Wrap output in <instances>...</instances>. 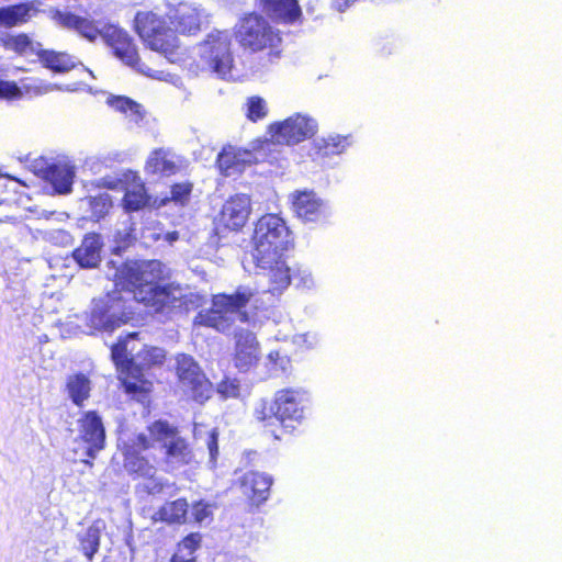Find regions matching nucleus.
Here are the masks:
<instances>
[{
    "label": "nucleus",
    "mask_w": 562,
    "mask_h": 562,
    "mask_svg": "<svg viewBox=\"0 0 562 562\" xmlns=\"http://www.w3.org/2000/svg\"><path fill=\"white\" fill-rule=\"evenodd\" d=\"M240 385L236 379L223 380L217 386V392L223 398L238 397Z\"/></svg>",
    "instance_id": "a18cd8bd"
},
{
    "label": "nucleus",
    "mask_w": 562,
    "mask_h": 562,
    "mask_svg": "<svg viewBox=\"0 0 562 562\" xmlns=\"http://www.w3.org/2000/svg\"><path fill=\"white\" fill-rule=\"evenodd\" d=\"M38 58L44 67L56 72H66L77 65V59L75 57L54 50L41 49Z\"/></svg>",
    "instance_id": "f704fd0d"
},
{
    "label": "nucleus",
    "mask_w": 562,
    "mask_h": 562,
    "mask_svg": "<svg viewBox=\"0 0 562 562\" xmlns=\"http://www.w3.org/2000/svg\"><path fill=\"white\" fill-rule=\"evenodd\" d=\"M318 130L317 121L306 113H295L288 119L272 123L269 134L272 143L295 145L315 135Z\"/></svg>",
    "instance_id": "ddd939ff"
},
{
    "label": "nucleus",
    "mask_w": 562,
    "mask_h": 562,
    "mask_svg": "<svg viewBox=\"0 0 562 562\" xmlns=\"http://www.w3.org/2000/svg\"><path fill=\"white\" fill-rule=\"evenodd\" d=\"M231 44L232 35L228 31L214 30L194 47L193 54L199 59L187 66L194 74L211 71L223 79H235Z\"/></svg>",
    "instance_id": "39448f33"
},
{
    "label": "nucleus",
    "mask_w": 562,
    "mask_h": 562,
    "mask_svg": "<svg viewBox=\"0 0 562 562\" xmlns=\"http://www.w3.org/2000/svg\"><path fill=\"white\" fill-rule=\"evenodd\" d=\"M58 21L68 29H74L82 37L90 42L101 37L109 45L114 55L125 65L151 79L169 82L178 88L182 86L179 76L164 70L151 69L138 58V54L132 38L126 31L115 24L92 21L70 12H57Z\"/></svg>",
    "instance_id": "f03ea898"
},
{
    "label": "nucleus",
    "mask_w": 562,
    "mask_h": 562,
    "mask_svg": "<svg viewBox=\"0 0 562 562\" xmlns=\"http://www.w3.org/2000/svg\"><path fill=\"white\" fill-rule=\"evenodd\" d=\"M99 186H102L108 189L117 190V189H124L125 183H124V179L121 180V179H112V178H102L100 180Z\"/></svg>",
    "instance_id": "603ef678"
},
{
    "label": "nucleus",
    "mask_w": 562,
    "mask_h": 562,
    "mask_svg": "<svg viewBox=\"0 0 562 562\" xmlns=\"http://www.w3.org/2000/svg\"><path fill=\"white\" fill-rule=\"evenodd\" d=\"M104 529L105 522L98 519L78 535L80 550L89 561L92 560L94 553L99 550L101 533Z\"/></svg>",
    "instance_id": "c756f323"
},
{
    "label": "nucleus",
    "mask_w": 562,
    "mask_h": 562,
    "mask_svg": "<svg viewBox=\"0 0 562 562\" xmlns=\"http://www.w3.org/2000/svg\"><path fill=\"white\" fill-rule=\"evenodd\" d=\"M88 203L92 212V216L97 220L103 217L112 206L111 195L106 192L95 196H89Z\"/></svg>",
    "instance_id": "a19ab883"
},
{
    "label": "nucleus",
    "mask_w": 562,
    "mask_h": 562,
    "mask_svg": "<svg viewBox=\"0 0 562 562\" xmlns=\"http://www.w3.org/2000/svg\"><path fill=\"white\" fill-rule=\"evenodd\" d=\"M268 114V105L265 99L258 95H254L247 99L246 102V116L252 121L257 122L262 120Z\"/></svg>",
    "instance_id": "58836bf2"
},
{
    "label": "nucleus",
    "mask_w": 562,
    "mask_h": 562,
    "mask_svg": "<svg viewBox=\"0 0 562 562\" xmlns=\"http://www.w3.org/2000/svg\"><path fill=\"white\" fill-rule=\"evenodd\" d=\"M16 91L14 94H7L5 99H19L22 97H37L42 94H46L56 89H61L57 85H53L46 82L38 78H25L20 81V83H15Z\"/></svg>",
    "instance_id": "7c9ffc66"
},
{
    "label": "nucleus",
    "mask_w": 562,
    "mask_h": 562,
    "mask_svg": "<svg viewBox=\"0 0 562 562\" xmlns=\"http://www.w3.org/2000/svg\"><path fill=\"white\" fill-rule=\"evenodd\" d=\"M5 49L12 50L24 57L37 56L41 53L42 45L33 42L26 34L10 35L7 34L0 38Z\"/></svg>",
    "instance_id": "c85d7f7f"
},
{
    "label": "nucleus",
    "mask_w": 562,
    "mask_h": 562,
    "mask_svg": "<svg viewBox=\"0 0 562 562\" xmlns=\"http://www.w3.org/2000/svg\"><path fill=\"white\" fill-rule=\"evenodd\" d=\"M272 477L266 473L250 471L240 477L243 493L254 503L261 504L269 497Z\"/></svg>",
    "instance_id": "b1692460"
},
{
    "label": "nucleus",
    "mask_w": 562,
    "mask_h": 562,
    "mask_svg": "<svg viewBox=\"0 0 562 562\" xmlns=\"http://www.w3.org/2000/svg\"><path fill=\"white\" fill-rule=\"evenodd\" d=\"M257 161L254 151L232 145L225 146L217 156V166L225 177L241 173L247 167Z\"/></svg>",
    "instance_id": "6ab92c4d"
},
{
    "label": "nucleus",
    "mask_w": 562,
    "mask_h": 562,
    "mask_svg": "<svg viewBox=\"0 0 562 562\" xmlns=\"http://www.w3.org/2000/svg\"><path fill=\"white\" fill-rule=\"evenodd\" d=\"M34 8L30 3H20L0 8V26L12 27L29 20Z\"/></svg>",
    "instance_id": "473e14b6"
},
{
    "label": "nucleus",
    "mask_w": 562,
    "mask_h": 562,
    "mask_svg": "<svg viewBox=\"0 0 562 562\" xmlns=\"http://www.w3.org/2000/svg\"><path fill=\"white\" fill-rule=\"evenodd\" d=\"M162 235H164V232H162V229H161V228H156V227H146V228L143 231L142 237H143L145 240L157 241V240L162 239Z\"/></svg>",
    "instance_id": "3c124183"
},
{
    "label": "nucleus",
    "mask_w": 562,
    "mask_h": 562,
    "mask_svg": "<svg viewBox=\"0 0 562 562\" xmlns=\"http://www.w3.org/2000/svg\"><path fill=\"white\" fill-rule=\"evenodd\" d=\"M351 134L341 135L329 133L313 140V150L316 159L330 158L345 154L353 145Z\"/></svg>",
    "instance_id": "4be33fe9"
},
{
    "label": "nucleus",
    "mask_w": 562,
    "mask_h": 562,
    "mask_svg": "<svg viewBox=\"0 0 562 562\" xmlns=\"http://www.w3.org/2000/svg\"><path fill=\"white\" fill-rule=\"evenodd\" d=\"M167 16L175 31L183 35H195L209 22L206 10L194 1H179L170 5Z\"/></svg>",
    "instance_id": "2eb2a0df"
},
{
    "label": "nucleus",
    "mask_w": 562,
    "mask_h": 562,
    "mask_svg": "<svg viewBox=\"0 0 562 562\" xmlns=\"http://www.w3.org/2000/svg\"><path fill=\"white\" fill-rule=\"evenodd\" d=\"M188 513V503L183 498L166 503L156 514L155 519L169 524L181 522Z\"/></svg>",
    "instance_id": "c9c22d12"
},
{
    "label": "nucleus",
    "mask_w": 562,
    "mask_h": 562,
    "mask_svg": "<svg viewBox=\"0 0 562 562\" xmlns=\"http://www.w3.org/2000/svg\"><path fill=\"white\" fill-rule=\"evenodd\" d=\"M148 436L153 447L155 445L160 447L167 470L179 469L193 460V452L187 440L179 435L176 427L167 422L153 423L148 427Z\"/></svg>",
    "instance_id": "1a4fd4ad"
},
{
    "label": "nucleus",
    "mask_w": 562,
    "mask_h": 562,
    "mask_svg": "<svg viewBox=\"0 0 562 562\" xmlns=\"http://www.w3.org/2000/svg\"><path fill=\"white\" fill-rule=\"evenodd\" d=\"M79 423V437L86 445V456L94 459L97 453L104 448L105 431L100 416L94 412H88Z\"/></svg>",
    "instance_id": "a211bd4d"
},
{
    "label": "nucleus",
    "mask_w": 562,
    "mask_h": 562,
    "mask_svg": "<svg viewBox=\"0 0 562 562\" xmlns=\"http://www.w3.org/2000/svg\"><path fill=\"white\" fill-rule=\"evenodd\" d=\"M235 37L244 49L254 53L269 49L271 61L279 57L280 32L258 13H248L239 19L235 24Z\"/></svg>",
    "instance_id": "0eeeda50"
},
{
    "label": "nucleus",
    "mask_w": 562,
    "mask_h": 562,
    "mask_svg": "<svg viewBox=\"0 0 562 562\" xmlns=\"http://www.w3.org/2000/svg\"><path fill=\"white\" fill-rule=\"evenodd\" d=\"M124 183L123 206L127 212L139 211L148 205L150 198L144 182L136 173L132 171L124 173Z\"/></svg>",
    "instance_id": "5701e85b"
},
{
    "label": "nucleus",
    "mask_w": 562,
    "mask_h": 562,
    "mask_svg": "<svg viewBox=\"0 0 562 562\" xmlns=\"http://www.w3.org/2000/svg\"><path fill=\"white\" fill-rule=\"evenodd\" d=\"M258 294L248 286H239L233 294H216L212 299V307L201 311L194 324L213 327L221 333H227L237 321L255 327L257 315L249 313L247 307L258 308Z\"/></svg>",
    "instance_id": "7ed1b4c3"
},
{
    "label": "nucleus",
    "mask_w": 562,
    "mask_h": 562,
    "mask_svg": "<svg viewBox=\"0 0 562 562\" xmlns=\"http://www.w3.org/2000/svg\"><path fill=\"white\" fill-rule=\"evenodd\" d=\"M137 333H130L124 338L120 337L119 341L112 347V359L121 371L122 383L127 393H137L143 390L142 369L143 366L150 363H160L165 358L164 350L160 348H146L144 351L146 357L144 362L139 360V353L134 355L136 349L135 340Z\"/></svg>",
    "instance_id": "20e7f679"
},
{
    "label": "nucleus",
    "mask_w": 562,
    "mask_h": 562,
    "mask_svg": "<svg viewBox=\"0 0 562 562\" xmlns=\"http://www.w3.org/2000/svg\"><path fill=\"white\" fill-rule=\"evenodd\" d=\"M291 282L301 290H312L316 286V279L312 270L303 265H297L291 272Z\"/></svg>",
    "instance_id": "e433bc0d"
},
{
    "label": "nucleus",
    "mask_w": 562,
    "mask_h": 562,
    "mask_svg": "<svg viewBox=\"0 0 562 562\" xmlns=\"http://www.w3.org/2000/svg\"><path fill=\"white\" fill-rule=\"evenodd\" d=\"M254 416L258 422H269L277 419L276 398L271 404L266 400H260L257 402L254 408Z\"/></svg>",
    "instance_id": "37998d69"
},
{
    "label": "nucleus",
    "mask_w": 562,
    "mask_h": 562,
    "mask_svg": "<svg viewBox=\"0 0 562 562\" xmlns=\"http://www.w3.org/2000/svg\"><path fill=\"white\" fill-rule=\"evenodd\" d=\"M259 2L263 11L277 21L292 24L302 16L297 0H259Z\"/></svg>",
    "instance_id": "bb28decb"
},
{
    "label": "nucleus",
    "mask_w": 562,
    "mask_h": 562,
    "mask_svg": "<svg viewBox=\"0 0 562 562\" xmlns=\"http://www.w3.org/2000/svg\"><path fill=\"white\" fill-rule=\"evenodd\" d=\"M250 212V198L247 194H235L223 204L218 222L229 229L237 231L246 224Z\"/></svg>",
    "instance_id": "aec40b11"
},
{
    "label": "nucleus",
    "mask_w": 562,
    "mask_h": 562,
    "mask_svg": "<svg viewBox=\"0 0 562 562\" xmlns=\"http://www.w3.org/2000/svg\"><path fill=\"white\" fill-rule=\"evenodd\" d=\"M136 239L135 228L132 224L123 223L114 234V241L116 244L114 251L119 252L128 247Z\"/></svg>",
    "instance_id": "79ce46f5"
},
{
    "label": "nucleus",
    "mask_w": 562,
    "mask_h": 562,
    "mask_svg": "<svg viewBox=\"0 0 562 562\" xmlns=\"http://www.w3.org/2000/svg\"><path fill=\"white\" fill-rule=\"evenodd\" d=\"M235 349L234 363L235 367L243 372H247L255 368L261 356L260 344L256 335L245 328L234 331Z\"/></svg>",
    "instance_id": "f3484780"
},
{
    "label": "nucleus",
    "mask_w": 562,
    "mask_h": 562,
    "mask_svg": "<svg viewBox=\"0 0 562 562\" xmlns=\"http://www.w3.org/2000/svg\"><path fill=\"white\" fill-rule=\"evenodd\" d=\"M317 341V336L312 333L300 334L292 337L293 345L301 351L314 348Z\"/></svg>",
    "instance_id": "de8ad7c7"
},
{
    "label": "nucleus",
    "mask_w": 562,
    "mask_h": 562,
    "mask_svg": "<svg viewBox=\"0 0 562 562\" xmlns=\"http://www.w3.org/2000/svg\"><path fill=\"white\" fill-rule=\"evenodd\" d=\"M192 192V183L189 181L176 183L170 189V198H165L161 203L165 204L167 201H172L176 204L184 205L190 201Z\"/></svg>",
    "instance_id": "ea45409f"
},
{
    "label": "nucleus",
    "mask_w": 562,
    "mask_h": 562,
    "mask_svg": "<svg viewBox=\"0 0 562 562\" xmlns=\"http://www.w3.org/2000/svg\"><path fill=\"white\" fill-rule=\"evenodd\" d=\"M270 261L267 263H255L258 269L263 271V276L267 278V292L272 295L281 294L291 283L290 268L284 260V255L280 256V258H272Z\"/></svg>",
    "instance_id": "412c9836"
},
{
    "label": "nucleus",
    "mask_w": 562,
    "mask_h": 562,
    "mask_svg": "<svg viewBox=\"0 0 562 562\" xmlns=\"http://www.w3.org/2000/svg\"><path fill=\"white\" fill-rule=\"evenodd\" d=\"M357 0H331V8L338 12H345Z\"/></svg>",
    "instance_id": "5fc2aeb1"
},
{
    "label": "nucleus",
    "mask_w": 562,
    "mask_h": 562,
    "mask_svg": "<svg viewBox=\"0 0 562 562\" xmlns=\"http://www.w3.org/2000/svg\"><path fill=\"white\" fill-rule=\"evenodd\" d=\"M201 541L199 533H191L186 537L178 546V551L175 554H182L187 558H193V552L196 550Z\"/></svg>",
    "instance_id": "c03bdc74"
},
{
    "label": "nucleus",
    "mask_w": 562,
    "mask_h": 562,
    "mask_svg": "<svg viewBox=\"0 0 562 562\" xmlns=\"http://www.w3.org/2000/svg\"><path fill=\"white\" fill-rule=\"evenodd\" d=\"M292 203L294 213L304 223L324 224L333 215L329 203L314 191L295 192Z\"/></svg>",
    "instance_id": "dca6fc26"
},
{
    "label": "nucleus",
    "mask_w": 562,
    "mask_h": 562,
    "mask_svg": "<svg viewBox=\"0 0 562 562\" xmlns=\"http://www.w3.org/2000/svg\"><path fill=\"white\" fill-rule=\"evenodd\" d=\"M75 169L69 162L57 161L47 167L46 179L59 194H68L71 191Z\"/></svg>",
    "instance_id": "cd10ccee"
},
{
    "label": "nucleus",
    "mask_w": 562,
    "mask_h": 562,
    "mask_svg": "<svg viewBox=\"0 0 562 562\" xmlns=\"http://www.w3.org/2000/svg\"><path fill=\"white\" fill-rule=\"evenodd\" d=\"M143 479L145 480L143 486L148 494H160L164 493L166 488H171V485L165 482L161 477H157L155 474L151 476H144Z\"/></svg>",
    "instance_id": "49530a36"
},
{
    "label": "nucleus",
    "mask_w": 562,
    "mask_h": 562,
    "mask_svg": "<svg viewBox=\"0 0 562 562\" xmlns=\"http://www.w3.org/2000/svg\"><path fill=\"white\" fill-rule=\"evenodd\" d=\"M288 327H289V329H288L286 331H283V330H281V329H279V330L276 333L274 338H276L277 340H279V341H286V340H288V337H289V333H290L291 327H292L290 323L288 324Z\"/></svg>",
    "instance_id": "4d7b16f0"
},
{
    "label": "nucleus",
    "mask_w": 562,
    "mask_h": 562,
    "mask_svg": "<svg viewBox=\"0 0 562 562\" xmlns=\"http://www.w3.org/2000/svg\"><path fill=\"white\" fill-rule=\"evenodd\" d=\"M176 361V371L182 392L199 404L205 403L212 396L213 386L199 363L184 353L179 355Z\"/></svg>",
    "instance_id": "9b49d317"
},
{
    "label": "nucleus",
    "mask_w": 562,
    "mask_h": 562,
    "mask_svg": "<svg viewBox=\"0 0 562 562\" xmlns=\"http://www.w3.org/2000/svg\"><path fill=\"white\" fill-rule=\"evenodd\" d=\"M66 390L72 403L81 406L90 395L91 382L82 373L71 374L67 378Z\"/></svg>",
    "instance_id": "72a5a7b5"
},
{
    "label": "nucleus",
    "mask_w": 562,
    "mask_h": 562,
    "mask_svg": "<svg viewBox=\"0 0 562 562\" xmlns=\"http://www.w3.org/2000/svg\"><path fill=\"white\" fill-rule=\"evenodd\" d=\"M86 13L89 15V16H97L101 13V11L98 9V8H94L92 5H89L87 9H86Z\"/></svg>",
    "instance_id": "052dcab7"
},
{
    "label": "nucleus",
    "mask_w": 562,
    "mask_h": 562,
    "mask_svg": "<svg viewBox=\"0 0 562 562\" xmlns=\"http://www.w3.org/2000/svg\"><path fill=\"white\" fill-rule=\"evenodd\" d=\"M119 446L124 454V468L128 473L140 477L156 474V468L142 456V452L153 447L150 438L145 432L132 434L122 431Z\"/></svg>",
    "instance_id": "f8f14e48"
},
{
    "label": "nucleus",
    "mask_w": 562,
    "mask_h": 562,
    "mask_svg": "<svg viewBox=\"0 0 562 562\" xmlns=\"http://www.w3.org/2000/svg\"><path fill=\"white\" fill-rule=\"evenodd\" d=\"M16 91L15 82L14 81H8V80H1L0 79V98H5L7 94H14Z\"/></svg>",
    "instance_id": "864d4df0"
},
{
    "label": "nucleus",
    "mask_w": 562,
    "mask_h": 562,
    "mask_svg": "<svg viewBox=\"0 0 562 562\" xmlns=\"http://www.w3.org/2000/svg\"><path fill=\"white\" fill-rule=\"evenodd\" d=\"M182 160L168 149H155L146 161V170L150 173L171 176L180 170Z\"/></svg>",
    "instance_id": "a878e982"
},
{
    "label": "nucleus",
    "mask_w": 562,
    "mask_h": 562,
    "mask_svg": "<svg viewBox=\"0 0 562 562\" xmlns=\"http://www.w3.org/2000/svg\"><path fill=\"white\" fill-rule=\"evenodd\" d=\"M123 299L120 293H108L105 296L93 300L90 311L86 314V334L94 331H112L124 323Z\"/></svg>",
    "instance_id": "9d476101"
},
{
    "label": "nucleus",
    "mask_w": 562,
    "mask_h": 562,
    "mask_svg": "<svg viewBox=\"0 0 562 562\" xmlns=\"http://www.w3.org/2000/svg\"><path fill=\"white\" fill-rule=\"evenodd\" d=\"M311 405L308 391L302 387H288L276 392L277 420L286 423H302Z\"/></svg>",
    "instance_id": "4468645a"
},
{
    "label": "nucleus",
    "mask_w": 562,
    "mask_h": 562,
    "mask_svg": "<svg viewBox=\"0 0 562 562\" xmlns=\"http://www.w3.org/2000/svg\"><path fill=\"white\" fill-rule=\"evenodd\" d=\"M106 103L113 110L125 114L130 123L135 125H138L145 116L143 106L130 98L112 95L108 98Z\"/></svg>",
    "instance_id": "2f4dec72"
},
{
    "label": "nucleus",
    "mask_w": 562,
    "mask_h": 562,
    "mask_svg": "<svg viewBox=\"0 0 562 562\" xmlns=\"http://www.w3.org/2000/svg\"><path fill=\"white\" fill-rule=\"evenodd\" d=\"M171 562H194V558H187L182 554H173Z\"/></svg>",
    "instance_id": "13d9d810"
},
{
    "label": "nucleus",
    "mask_w": 562,
    "mask_h": 562,
    "mask_svg": "<svg viewBox=\"0 0 562 562\" xmlns=\"http://www.w3.org/2000/svg\"><path fill=\"white\" fill-rule=\"evenodd\" d=\"M54 234L57 235V238L60 239L63 243H68L70 239L69 234H67L65 231H56Z\"/></svg>",
    "instance_id": "bf43d9fd"
},
{
    "label": "nucleus",
    "mask_w": 562,
    "mask_h": 562,
    "mask_svg": "<svg viewBox=\"0 0 562 562\" xmlns=\"http://www.w3.org/2000/svg\"><path fill=\"white\" fill-rule=\"evenodd\" d=\"M167 273L159 260L126 261L115 272V286L133 295L137 302L157 313H187L203 303V296L179 284L158 285Z\"/></svg>",
    "instance_id": "f257e3e1"
},
{
    "label": "nucleus",
    "mask_w": 562,
    "mask_h": 562,
    "mask_svg": "<svg viewBox=\"0 0 562 562\" xmlns=\"http://www.w3.org/2000/svg\"><path fill=\"white\" fill-rule=\"evenodd\" d=\"M102 240L98 234H88L81 245L74 250L75 261L85 269L95 268L101 260Z\"/></svg>",
    "instance_id": "393cba45"
},
{
    "label": "nucleus",
    "mask_w": 562,
    "mask_h": 562,
    "mask_svg": "<svg viewBox=\"0 0 562 562\" xmlns=\"http://www.w3.org/2000/svg\"><path fill=\"white\" fill-rule=\"evenodd\" d=\"M162 239L167 241L169 245H172L175 241L179 239V233L176 231L164 233Z\"/></svg>",
    "instance_id": "6e6d98bb"
},
{
    "label": "nucleus",
    "mask_w": 562,
    "mask_h": 562,
    "mask_svg": "<svg viewBox=\"0 0 562 562\" xmlns=\"http://www.w3.org/2000/svg\"><path fill=\"white\" fill-rule=\"evenodd\" d=\"M192 514L198 522L205 521L212 515V506L204 502L194 504Z\"/></svg>",
    "instance_id": "09e8293b"
},
{
    "label": "nucleus",
    "mask_w": 562,
    "mask_h": 562,
    "mask_svg": "<svg viewBox=\"0 0 562 562\" xmlns=\"http://www.w3.org/2000/svg\"><path fill=\"white\" fill-rule=\"evenodd\" d=\"M291 232L283 218L276 214L261 216L254 229L251 256L255 262L267 263L280 258L291 245Z\"/></svg>",
    "instance_id": "423d86ee"
},
{
    "label": "nucleus",
    "mask_w": 562,
    "mask_h": 562,
    "mask_svg": "<svg viewBox=\"0 0 562 562\" xmlns=\"http://www.w3.org/2000/svg\"><path fill=\"white\" fill-rule=\"evenodd\" d=\"M217 439H218V432L216 431V429H212L209 432L207 439H206V446H207L209 453H210V461L212 463L215 462L216 457L218 454Z\"/></svg>",
    "instance_id": "8fccbe9b"
},
{
    "label": "nucleus",
    "mask_w": 562,
    "mask_h": 562,
    "mask_svg": "<svg viewBox=\"0 0 562 562\" xmlns=\"http://www.w3.org/2000/svg\"><path fill=\"white\" fill-rule=\"evenodd\" d=\"M266 366L272 374L286 373L291 370V359L281 350H271L266 357Z\"/></svg>",
    "instance_id": "4c0bfd02"
},
{
    "label": "nucleus",
    "mask_w": 562,
    "mask_h": 562,
    "mask_svg": "<svg viewBox=\"0 0 562 562\" xmlns=\"http://www.w3.org/2000/svg\"><path fill=\"white\" fill-rule=\"evenodd\" d=\"M134 23L139 37L151 50L160 53L170 63L180 61L179 38L161 15L153 11H138Z\"/></svg>",
    "instance_id": "6e6552de"
}]
</instances>
